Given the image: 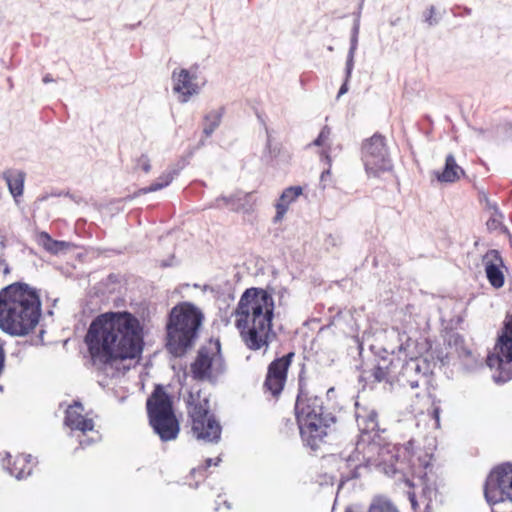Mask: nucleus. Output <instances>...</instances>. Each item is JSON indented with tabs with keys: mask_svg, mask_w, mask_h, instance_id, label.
I'll return each mask as SVG.
<instances>
[{
	"mask_svg": "<svg viewBox=\"0 0 512 512\" xmlns=\"http://www.w3.org/2000/svg\"><path fill=\"white\" fill-rule=\"evenodd\" d=\"M92 365L109 378L123 374V362L138 358L144 346L143 329L129 312H110L97 316L85 335Z\"/></svg>",
	"mask_w": 512,
	"mask_h": 512,
	"instance_id": "1",
	"label": "nucleus"
},
{
	"mask_svg": "<svg viewBox=\"0 0 512 512\" xmlns=\"http://www.w3.org/2000/svg\"><path fill=\"white\" fill-rule=\"evenodd\" d=\"M236 327L251 350L267 347L275 336L272 332L274 299L262 288H248L241 295L236 311Z\"/></svg>",
	"mask_w": 512,
	"mask_h": 512,
	"instance_id": "2",
	"label": "nucleus"
},
{
	"mask_svg": "<svg viewBox=\"0 0 512 512\" xmlns=\"http://www.w3.org/2000/svg\"><path fill=\"white\" fill-rule=\"evenodd\" d=\"M41 302L36 290L13 283L0 291V329L11 336H26L39 323Z\"/></svg>",
	"mask_w": 512,
	"mask_h": 512,
	"instance_id": "3",
	"label": "nucleus"
},
{
	"mask_svg": "<svg viewBox=\"0 0 512 512\" xmlns=\"http://www.w3.org/2000/svg\"><path fill=\"white\" fill-rule=\"evenodd\" d=\"M397 331L399 346L397 359H382L372 372L376 382H397L399 385L417 388L420 382L433 372L434 363L415 355L416 342L404 331Z\"/></svg>",
	"mask_w": 512,
	"mask_h": 512,
	"instance_id": "4",
	"label": "nucleus"
},
{
	"mask_svg": "<svg viewBox=\"0 0 512 512\" xmlns=\"http://www.w3.org/2000/svg\"><path fill=\"white\" fill-rule=\"evenodd\" d=\"M401 448L384 442L379 433H362L351 450L341 452V457L355 468L365 466L381 469L386 475L402 473L403 465L399 460Z\"/></svg>",
	"mask_w": 512,
	"mask_h": 512,
	"instance_id": "5",
	"label": "nucleus"
},
{
	"mask_svg": "<svg viewBox=\"0 0 512 512\" xmlns=\"http://www.w3.org/2000/svg\"><path fill=\"white\" fill-rule=\"evenodd\" d=\"M203 313L190 302L174 306L166 324L167 349L175 357L183 356L190 349L203 322Z\"/></svg>",
	"mask_w": 512,
	"mask_h": 512,
	"instance_id": "6",
	"label": "nucleus"
},
{
	"mask_svg": "<svg viewBox=\"0 0 512 512\" xmlns=\"http://www.w3.org/2000/svg\"><path fill=\"white\" fill-rule=\"evenodd\" d=\"M295 414L304 444L312 450L318 449L327 435V429L335 422V417L324 411L321 398L303 392L297 396Z\"/></svg>",
	"mask_w": 512,
	"mask_h": 512,
	"instance_id": "7",
	"label": "nucleus"
},
{
	"mask_svg": "<svg viewBox=\"0 0 512 512\" xmlns=\"http://www.w3.org/2000/svg\"><path fill=\"white\" fill-rule=\"evenodd\" d=\"M146 406L150 425L160 439H175L179 433V423L173 411L172 400L161 385L155 387Z\"/></svg>",
	"mask_w": 512,
	"mask_h": 512,
	"instance_id": "8",
	"label": "nucleus"
},
{
	"mask_svg": "<svg viewBox=\"0 0 512 512\" xmlns=\"http://www.w3.org/2000/svg\"><path fill=\"white\" fill-rule=\"evenodd\" d=\"M188 415L191 420V429L197 440L205 443L217 444L221 439L222 427L215 415L210 411L209 400L198 396H190Z\"/></svg>",
	"mask_w": 512,
	"mask_h": 512,
	"instance_id": "9",
	"label": "nucleus"
},
{
	"mask_svg": "<svg viewBox=\"0 0 512 512\" xmlns=\"http://www.w3.org/2000/svg\"><path fill=\"white\" fill-rule=\"evenodd\" d=\"M486 363L496 383H506L512 379V316L504 322L493 351L487 355Z\"/></svg>",
	"mask_w": 512,
	"mask_h": 512,
	"instance_id": "10",
	"label": "nucleus"
},
{
	"mask_svg": "<svg viewBox=\"0 0 512 512\" xmlns=\"http://www.w3.org/2000/svg\"><path fill=\"white\" fill-rule=\"evenodd\" d=\"M226 370L225 361L221 355L219 340L211 341L207 346L198 350L195 361L191 364V372L196 380H207L215 383Z\"/></svg>",
	"mask_w": 512,
	"mask_h": 512,
	"instance_id": "11",
	"label": "nucleus"
},
{
	"mask_svg": "<svg viewBox=\"0 0 512 512\" xmlns=\"http://www.w3.org/2000/svg\"><path fill=\"white\" fill-rule=\"evenodd\" d=\"M362 160L369 177H378L392 169V161L383 136L375 134L363 143Z\"/></svg>",
	"mask_w": 512,
	"mask_h": 512,
	"instance_id": "12",
	"label": "nucleus"
},
{
	"mask_svg": "<svg viewBox=\"0 0 512 512\" xmlns=\"http://www.w3.org/2000/svg\"><path fill=\"white\" fill-rule=\"evenodd\" d=\"M486 501L492 505L506 500L512 502V463L494 468L484 485Z\"/></svg>",
	"mask_w": 512,
	"mask_h": 512,
	"instance_id": "13",
	"label": "nucleus"
},
{
	"mask_svg": "<svg viewBox=\"0 0 512 512\" xmlns=\"http://www.w3.org/2000/svg\"><path fill=\"white\" fill-rule=\"evenodd\" d=\"M293 357L294 353L290 352L275 359L268 366L264 386L273 396H277L282 392L287 379V371Z\"/></svg>",
	"mask_w": 512,
	"mask_h": 512,
	"instance_id": "14",
	"label": "nucleus"
},
{
	"mask_svg": "<svg viewBox=\"0 0 512 512\" xmlns=\"http://www.w3.org/2000/svg\"><path fill=\"white\" fill-rule=\"evenodd\" d=\"M171 79L173 81V91L179 95L181 103L188 102L192 96L200 92V87L196 82V71L192 69H175L172 72Z\"/></svg>",
	"mask_w": 512,
	"mask_h": 512,
	"instance_id": "15",
	"label": "nucleus"
},
{
	"mask_svg": "<svg viewBox=\"0 0 512 512\" xmlns=\"http://www.w3.org/2000/svg\"><path fill=\"white\" fill-rule=\"evenodd\" d=\"M485 274L490 285L499 289L505 283V277L502 270L503 259L497 250H489L483 257Z\"/></svg>",
	"mask_w": 512,
	"mask_h": 512,
	"instance_id": "16",
	"label": "nucleus"
},
{
	"mask_svg": "<svg viewBox=\"0 0 512 512\" xmlns=\"http://www.w3.org/2000/svg\"><path fill=\"white\" fill-rule=\"evenodd\" d=\"M84 411L83 405L80 402H75L70 405L65 413L64 424L72 431H80L85 435L88 431H93L94 422L92 419L85 417L82 413Z\"/></svg>",
	"mask_w": 512,
	"mask_h": 512,
	"instance_id": "17",
	"label": "nucleus"
},
{
	"mask_svg": "<svg viewBox=\"0 0 512 512\" xmlns=\"http://www.w3.org/2000/svg\"><path fill=\"white\" fill-rule=\"evenodd\" d=\"M222 205L234 212L249 213L253 208L252 194L238 191L230 196L217 198L210 207L220 208Z\"/></svg>",
	"mask_w": 512,
	"mask_h": 512,
	"instance_id": "18",
	"label": "nucleus"
},
{
	"mask_svg": "<svg viewBox=\"0 0 512 512\" xmlns=\"http://www.w3.org/2000/svg\"><path fill=\"white\" fill-rule=\"evenodd\" d=\"M10 459V453L6 452L5 458L2 460V465L10 475L14 476L18 480H22L31 475L32 467L29 466V464L32 456L30 454L17 456L12 464Z\"/></svg>",
	"mask_w": 512,
	"mask_h": 512,
	"instance_id": "19",
	"label": "nucleus"
},
{
	"mask_svg": "<svg viewBox=\"0 0 512 512\" xmlns=\"http://www.w3.org/2000/svg\"><path fill=\"white\" fill-rule=\"evenodd\" d=\"M356 421L360 430V434L362 433H378L379 432V424H378V414L374 409H369L366 407H359L356 405Z\"/></svg>",
	"mask_w": 512,
	"mask_h": 512,
	"instance_id": "20",
	"label": "nucleus"
},
{
	"mask_svg": "<svg viewBox=\"0 0 512 512\" xmlns=\"http://www.w3.org/2000/svg\"><path fill=\"white\" fill-rule=\"evenodd\" d=\"M303 190L301 186H290L286 188L279 197L275 204L276 215L274 220L280 221L286 214L291 203H293L301 194Z\"/></svg>",
	"mask_w": 512,
	"mask_h": 512,
	"instance_id": "21",
	"label": "nucleus"
},
{
	"mask_svg": "<svg viewBox=\"0 0 512 512\" xmlns=\"http://www.w3.org/2000/svg\"><path fill=\"white\" fill-rule=\"evenodd\" d=\"M463 174L464 170L456 163L452 154L446 156L443 170L434 172L436 179L442 183H453Z\"/></svg>",
	"mask_w": 512,
	"mask_h": 512,
	"instance_id": "22",
	"label": "nucleus"
},
{
	"mask_svg": "<svg viewBox=\"0 0 512 512\" xmlns=\"http://www.w3.org/2000/svg\"><path fill=\"white\" fill-rule=\"evenodd\" d=\"M180 169L169 168L164 171L151 185L140 188L134 196H140L151 192H156L170 185L174 178L178 175Z\"/></svg>",
	"mask_w": 512,
	"mask_h": 512,
	"instance_id": "23",
	"label": "nucleus"
},
{
	"mask_svg": "<svg viewBox=\"0 0 512 512\" xmlns=\"http://www.w3.org/2000/svg\"><path fill=\"white\" fill-rule=\"evenodd\" d=\"M359 28H360L359 18H357L355 20L353 28H352V33H351V38H350V48H349L347 60H346L347 78H351L352 71L354 68V56H355V52L358 47Z\"/></svg>",
	"mask_w": 512,
	"mask_h": 512,
	"instance_id": "24",
	"label": "nucleus"
},
{
	"mask_svg": "<svg viewBox=\"0 0 512 512\" xmlns=\"http://www.w3.org/2000/svg\"><path fill=\"white\" fill-rule=\"evenodd\" d=\"M458 356L467 372H472L482 365L479 356L463 345L458 348Z\"/></svg>",
	"mask_w": 512,
	"mask_h": 512,
	"instance_id": "25",
	"label": "nucleus"
},
{
	"mask_svg": "<svg viewBox=\"0 0 512 512\" xmlns=\"http://www.w3.org/2000/svg\"><path fill=\"white\" fill-rule=\"evenodd\" d=\"M4 179L6 180L9 191L14 198L23 194L25 180V174L23 172L17 171L15 173H4Z\"/></svg>",
	"mask_w": 512,
	"mask_h": 512,
	"instance_id": "26",
	"label": "nucleus"
},
{
	"mask_svg": "<svg viewBox=\"0 0 512 512\" xmlns=\"http://www.w3.org/2000/svg\"><path fill=\"white\" fill-rule=\"evenodd\" d=\"M224 115V108L220 107L219 109L212 110L207 113L204 117V128L203 133L206 137H209L213 134V132L219 127L222 121V117Z\"/></svg>",
	"mask_w": 512,
	"mask_h": 512,
	"instance_id": "27",
	"label": "nucleus"
},
{
	"mask_svg": "<svg viewBox=\"0 0 512 512\" xmlns=\"http://www.w3.org/2000/svg\"><path fill=\"white\" fill-rule=\"evenodd\" d=\"M38 243L48 252L58 254L68 247L65 241H58L51 238L47 232H41L38 236Z\"/></svg>",
	"mask_w": 512,
	"mask_h": 512,
	"instance_id": "28",
	"label": "nucleus"
},
{
	"mask_svg": "<svg viewBox=\"0 0 512 512\" xmlns=\"http://www.w3.org/2000/svg\"><path fill=\"white\" fill-rule=\"evenodd\" d=\"M346 512L351 511L347 510ZM368 512H398V510L391 502L383 499H376L370 505Z\"/></svg>",
	"mask_w": 512,
	"mask_h": 512,
	"instance_id": "29",
	"label": "nucleus"
},
{
	"mask_svg": "<svg viewBox=\"0 0 512 512\" xmlns=\"http://www.w3.org/2000/svg\"><path fill=\"white\" fill-rule=\"evenodd\" d=\"M503 218L504 215L499 209H497L496 211H492L490 218L486 222L488 230H505V227L503 226L502 223Z\"/></svg>",
	"mask_w": 512,
	"mask_h": 512,
	"instance_id": "30",
	"label": "nucleus"
},
{
	"mask_svg": "<svg viewBox=\"0 0 512 512\" xmlns=\"http://www.w3.org/2000/svg\"><path fill=\"white\" fill-rule=\"evenodd\" d=\"M423 21L429 26L433 27L440 23L441 16L437 13L436 8L431 5L422 14Z\"/></svg>",
	"mask_w": 512,
	"mask_h": 512,
	"instance_id": "31",
	"label": "nucleus"
},
{
	"mask_svg": "<svg viewBox=\"0 0 512 512\" xmlns=\"http://www.w3.org/2000/svg\"><path fill=\"white\" fill-rule=\"evenodd\" d=\"M331 134V129L328 126H324L320 131L318 137L314 140L313 144L316 146H322L329 139Z\"/></svg>",
	"mask_w": 512,
	"mask_h": 512,
	"instance_id": "32",
	"label": "nucleus"
},
{
	"mask_svg": "<svg viewBox=\"0 0 512 512\" xmlns=\"http://www.w3.org/2000/svg\"><path fill=\"white\" fill-rule=\"evenodd\" d=\"M137 167L142 169L145 173H149L151 170L150 159L147 155L142 154L137 160Z\"/></svg>",
	"mask_w": 512,
	"mask_h": 512,
	"instance_id": "33",
	"label": "nucleus"
},
{
	"mask_svg": "<svg viewBox=\"0 0 512 512\" xmlns=\"http://www.w3.org/2000/svg\"><path fill=\"white\" fill-rule=\"evenodd\" d=\"M480 201L483 202L485 204V209H487L488 211L492 212V211H496L498 208V205L497 203L495 202H492L486 193H482L481 196H480Z\"/></svg>",
	"mask_w": 512,
	"mask_h": 512,
	"instance_id": "34",
	"label": "nucleus"
},
{
	"mask_svg": "<svg viewBox=\"0 0 512 512\" xmlns=\"http://www.w3.org/2000/svg\"><path fill=\"white\" fill-rule=\"evenodd\" d=\"M220 461H221V458H220V457L216 458V460H215V461H214L212 458H207V459L205 460V466H204L203 468H200V467H199V468H197V469H193V470H192V472H193V473H195L196 471H199V472H200V471H202V470L207 469V468H208V467H210L211 465H215V466H217V465L220 463Z\"/></svg>",
	"mask_w": 512,
	"mask_h": 512,
	"instance_id": "35",
	"label": "nucleus"
},
{
	"mask_svg": "<svg viewBox=\"0 0 512 512\" xmlns=\"http://www.w3.org/2000/svg\"><path fill=\"white\" fill-rule=\"evenodd\" d=\"M350 78H347V72L345 71V81L344 83L341 85L339 91H338V94H337V98H340L342 95H344L345 93H347L348 91V81H349Z\"/></svg>",
	"mask_w": 512,
	"mask_h": 512,
	"instance_id": "36",
	"label": "nucleus"
},
{
	"mask_svg": "<svg viewBox=\"0 0 512 512\" xmlns=\"http://www.w3.org/2000/svg\"><path fill=\"white\" fill-rule=\"evenodd\" d=\"M440 412H441L440 407L435 406L433 408L432 414H433V418L435 419L437 427L439 426V422H440Z\"/></svg>",
	"mask_w": 512,
	"mask_h": 512,
	"instance_id": "37",
	"label": "nucleus"
},
{
	"mask_svg": "<svg viewBox=\"0 0 512 512\" xmlns=\"http://www.w3.org/2000/svg\"><path fill=\"white\" fill-rule=\"evenodd\" d=\"M92 442H93V440L90 438H82L79 440V446L81 448H85V447L91 445Z\"/></svg>",
	"mask_w": 512,
	"mask_h": 512,
	"instance_id": "38",
	"label": "nucleus"
},
{
	"mask_svg": "<svg viewBox=\"0 0 512 512\" xmlns=\"http://www.w3.org/2000/svg\"><path fill=\"white\" fill-rule=\"evenodd\" d=\"M265 131H266V135H267L266 147L271 152V133H270V130L267 127H265Z\"/></svg>",
	"mask_w": 512,
	"mask_h": 512,
	"instance_id": "39",
	"label": "nucleus"
},
{
	"mask_svg": "<svg viewBox=\"0 0 512 512\" xmlns=\"http://www.w3.org/2000/svg\"><path fill=\"white\" fill-rule=\"evenodd\" d=\"M0 265L3 267V273L5 275L9 274L10 273V268H9V265L6 263L5 260H1L0 261Z\"/></svg>",
	"mask_w": 512,
	"mask_h": 512,
	"instance_id": "40",
	"label": "nucleus"
},
{
	"mask_svg": "<svg viewBox=\"0 0 512 512\" xmlns=\"http://www.w3.org/2000/svg\"><path fill=\"white\" fill-rule=\"evenodd\" d=\"M53 81H54V79L52 78V76L50 74H47L43 77V83H45V84L51 83Z\"/></svg>",
	"mask_w": 512,
	"mask_h": 512,
	"instance_id": "41",
	"label": "nucleus"
},
{
	"mask_svg": "<svg viewBox=\"0 0 512 512\" xmlns=\"http://www.w3.org/2000/svg\"><path fill=\"white\" fill-rule=\"evenodd\" d=\"M53 195L54 196H66V197L71 198L72 200H75L74 196L72 194H70L69 192H60V193L53 194Z\"/></svg>",
	"mask_w": 512,
	"mask_h": 512,
	"instance_id": "42",
	"label": "nucleus"
},
{
	"mask_svg": "<svg viewBox=\"0 0 512 512\" xmlns=\"http://www.w3.org/2000/svg\"><path fill=\"white\" fill-rule=\"evenodd\" d=\"M322 157H324V158L326 159V161H327L328 163H330L331 158H330V155H329V153H328V152L323 151V152H322Z\"/></svg>",
	"mask_w": 512,
	"mask_h": 512,
	"instance_id": "43",
	"label": "nucleus"
},
{
	"mask_svg": "<svg viewBox=\"0 0 512 512\" xmlns=\"http://www.w3.org/2000/svg\"><path fill=\"white\" fill-rule=\"evenodd\" d=\"M410 501H411L412 507L415 509V507H416L415 497L414 496H410Z\"/></svg>",
	"mask_w": 512,
	"mask_h": 512,
	"instance_id": "44",
	"label": "nucleus"
},
{
	"mask_svg": "<svg viewBox=\"0 0 512 512\" xmlns=\"http://www.w3.org/2000/svg\"><path fill=\"white\" fill-rule=\"evenodd\" d=\"M329 174H330V171H329V170L324 171V172L322 173V175H321V179H322V180H324V178H325L327 175H329Z\"/></svg>",
	"mask_w": 512,
	"mask_h": 512,
	"instance_id": "45",
	"label": "nucleus"
},
{
	"mask_svg": "<svg viewBox=\"0 0 512 512\" xmlns=\"http://www.w3.org/2000/svg\"><path fill=\"white\" fill-rule=\"evenodd\" d=\"M224 504L226 505L227 509L231 508L230 503H228L227 501H224Z\"/></svg>",
	"mask_w": 512,
	"mask_h": 512,
	"instance_id": "46",
	"label": "nucleus"
},
{
	"mask_svg": "<svg viewBox=\"0 0 512 512\" xmlns=\"http://www.w3.org/2000/svg\"><path fill=\"white\" fill-rule=\"evenodd\" d=\"M465 11H466L467 14L471 13V9L470 8H466Z\"/></svg>",
	"mask_w": 512,
	"mask_h": 512,
	"instance_id": "47",
	"label": "nucleus"
},
{
	"mask_svg": "<svg viewBox=\"0 0 512 512\" xmlns=\"http://www.w3.org/2000/svg\"><path fill=\"white\" fill-rule=\"evenodd\" d=\"M48 198V196H43L40 200H46Z\"/></svg>",
	"mask_w": 512,
	"mask_h": 512,
	"instance_id": "48",
	"label": "nucleus"
}]
</instances>
